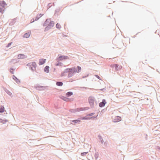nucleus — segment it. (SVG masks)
<instances>
[{"label":"nucleus","instance_id":"f257e3e1","mask_svg":"<svg viewBox=\"0 0 160 160\" xmlns=\"http://www.w3.org/2000/svg\"><path fill=\"white\" fill-rule=\"evenodd\" d=\"M77 68L78 69V71L77 70L76 68L75 67L72 68H67L65 69L64 71L61 74V76H64V73H68V78L71 77L73 76V74L74 73H78L81 71V68L80 67L78 66Z\"/></svg>","mask_w":160,"mask_h":160},{"label":"nucleus","instance_id":"f03ea898","mask_svg":"<svg viewBox=\"0 0 160 160\" xmlns=\"http://www.w3.org/2000/svg\"><path fill=\"white\" fill-rule=\"evenodd\" d=\"M7 4L5 2L3 1H1L0 2V12L3 13V12L5 9V7Z\"/></svg>","mask_w":160,"mask_h":160},{"label":"nucleus","instance_id":"7ed1b4c3","mask_svg":"<svg viewBox=\"0 0 160 160\" xmlns=\"http://www.w3.org/2000/svg\"><path fill=\"white\" fill-rule=\"evenodd\" d=\"M54 25V22L51 21V20L49 19H47L44 24V26H45L48 25V26L50 27H52Z\"/></svg>","mask_w":160,"mask_h":160},{"label":"nucleus","instance_id":"20e7f679","mask_svg":"<svg viewBox=\"0 0 160 160\" xmlns=\"http://www.w3.org/2000/svg\"><path fill=\"white\" fill-rule=\"evenodd\" d=\"M30 66V68L32 71H35L36 70V68L37 67V64L35 62H32L29 64Z\"/></svg>","mask_w":160,"mask_h":160},{"label":"nucleus","instance_id":"39448f33","mask_svg":"<svg viewBox=\"0 0 160 160\" xmlns=\"http://www.w3.org/2000/svg\"><path fill=\"white\" fill-rule=\"evenodd\" d=\"M88 101L90 106L93 107L94 106L95 101L94 97L91 96L90 97L88 98Z\"/></svg>","mask_w":160,"mask_h":160},{"label":"nucleus","instance_id":"423d86ee","mask_svg":"<svg viewBox=\"0 0 160 160\" xmlns=\"http://www.w3.org/2000/svg\"><path fill=\"white\" fill-rule=\"evenodd\" d=\"M88 109L87 108H79L75 110V112H78Z\"/></svg>","mask_w":160,"mask_h":160},{"label":"nucleus","instance_id":"0eeeda50","mask_svg":"<svg viewBox=\"0 0 160 160\" xmlns=\"http://www.w3.org/2000/svg\"><path fill=\"white\" fill-rule=\"evenodd\" d=\"M68 59V56H60L57 59L58 60H62L63 59Z\"/></svg>","mask_w":160,"mask_h":160},{"label":"nucleus","instance_id":"6e6552de","mask_svg":"<svg viewBox=\"0 0 160 160\" xmlns=\"http://www.w3.org/2000/svg\"><path fill=\"white\" fill-rule=\"evenodd\" d=\"M46 61V59L41 58L39 59V65H42L44 64Z\"/></svg>","mask_w":160,"mask_h":160},{"label":"nucleus","instance_id":"1a4fd4ad","mask_svg":"<svg viewBox=\"0 0 160 160\" xmlns=\"http://www.w3.org/2000/svg\"><path fill=\"white\" fill-rule=\"evenodd\" d=\"M106 103L105 100L103 99L102 102H101L99 104V106L100 107H102L105 106V103Z\"/></svg>","mask_w":160,"mask_h":160},{"label":"nucleus","instance_id":"9d476101","mask_svg":"<svg viewBox=\"0 0 160 160\" xmlns=\"http://www.w3.org/2000/svg\"><path fill=\"white\" fill-rule=\"evenodd\" d=\"M97 117L93 116L92 117H83L82 118V120H88L92 119V118H95Z\"/></svg>","mask_w":160,"mask_h":160},{"label":"nucleus","instance_id":"9b49d317","mask_svg":"<svg viewBox=\"0 0 160 160\" xmlns=\"http://www.w3.org/2000/svg\"><path fill=\"white\" fill-rule=\"evenodd\" d=\"M30 34V32H28L27 33H26L24 34L23 37L25 38H28L29 37Z\"/></svg>","mask_w":160,"mask_h":160},{"label":"nucleus","instance_id":"f8f14e48","mask_svg":"<svg viewBox=\"0 0 160 160\" xmlns=\"http://www.w3.org/2000/svg\"><path fill=\"white\" fill-rule=\"evenodd\" d=\"M49 67L48 66H46L44 69V71L48 73L49 72Z\"/></svg>","mask_w":160,"mask_h":160},{"label":"nucleus","instance_id":"ddd939ff","mask_svg":"<svg viewBox=\"0 0 160 160\" xmlns=\"http://www.w3.org/2000/svg\"><path fill=\"white\" fill-rule=\"evenodd\" d=\"M26 57V56L24 54H19L18 55V58H24Z\"/></svg>","mask_w":160,"mask_h":160},{"label":"nucleus","instance_id":"4468645a","mask_svg":"<svg viewBox=\"0 0 160 160\" xmlns=\"http://www.w3.org/2000/svg\"><path fill=\"white\" fill-rule=\"evenodd\" d=\"M4 111V108L3 106H1L0 108V112L2 113Z\"/></svg>","mask_w":160,"mask_h":160},{"label":"nucleus","instance_id":"2eb2a0df","mask_svg":"<svg viewBox=\"0 0 160 160\" xmlns=\"http://www.w3.org/2000/svg\"><path fill=\"white\" fill-rule=\"evenodd\" d=\"M72 122H73L74 123H76L78 122H81L80 119H78L77 120H73L72 121Z\"/></svg>","mask_w":160,"mask_h":160},{"label":"nucleus","instance_id":"dca6fc26","mask_svg":"<svg viewBox=\"0 0 160 160\" xmlns=\"http://www.w3.org/2000/svg\"><path fill=\"white\" fill-rule=\"evenodd\" d=\"M115 118H116L115 121V122H118V121H121V117H119V116H117V117H116Z\"/></svg>","mask_w":160,"mask_h":160},{"label":"nucleus","instance_id":"f3484780","mask_svg":"<svg viewBox=\"0 0 160 160\" xmlns=\"http://www.w3.org/2000/svg\"><path fill=\"white\" fill-rule=\"evenodd\" d=\"M73 94V93L72 92H67L66 94V95L68 97H69L70 96H71Z\"/></svg>","mask_w":160,"mask_h":160},{"label":"nucleus","instance_id":"a211bd4d","mask_svg":"<svg viewBox=\"0 0 160 160\" xmlns=\"http://www.w3.org/2000/svg\"><path fill=\"white\" fill-rule=\"evenodd\" d=\"M118 65L117 64H115L113 65V67H115L116 70H118L119 69V68H118Z\"/></svg>","mask_w":160,"mask_h":160},{"label":"nucleus","instance_id":"6ab92c4d","mask_svg":"<svg viewBox=\"0 0 160 160\" xmlns=\"http://www.w3.org/2000/svg\"><path fill=\"white\" fill-rule=\"evenodd\" d=\"M13 79L15 80L17 82H19V81L18 79H17V78L14 75L13 76Z\"/></svg>","mask_w":160,"mask_h":160},{"label":"nucleus","instance_id":"aec40b11","mask_svg":"<svg viewBox=\"0 0 160 160\" xmlns=\"http://www.w3.org/2000/svg\"><path fill=\"white\" fill-rule=\"evenodd\" d=\"M56 84L57 86H62L63 84V83L61 82H57Z\"/></svg>","mask_w":160,"mask_h":160},{"label":"nucleus","instance_id":"412c9836","mask_svg":"<svg viewBox=\"0 0 160 160\" xmlns=\"http://www.w3.org/2000/svg\"><path fill=\"white\" fill-rule=\"evenodd\" d=\"M56 27L58 28H60L61 27L60 24L58 23L56 24Z\"/></svg>","mask_w":160,"mask_h":160},{"label":"nucleus","instance_id":"4be33fe9","mask_svg":"<svg viewBox=\"0 0 160 160\" xmlns=\"http://www.w3.org/2000/svg\"><path fill=\"white\" fill-rule=\"evenodd\" d=\"M88 153V152H83L82 153H81V155L82 156H85L86 154Z\"/></svg>","mask_w":160,"mask_h":160},{"label":"nucleus","instance_id":"5701e85b","mask_svg":"<svg viewBox=\"0 0 160 160\" xmlns=\"http://www.w3.org/2000/svg\"><path fill=\"white\" fill-rule=\"evenodd\" d=\"M62 63H61V62H58V63L56 64V66H61L62 65Z\"/></svg>","mask_w":160,"mask_h":160},{"label":"nucleus","instance_id":"b1692460","mask_svg":"<svg viewBox=\"0 0 160 160\" xmlns=\"http://www.w3.org/2000/svg\"><path fill=\"white\" fill-rule=\"evenodd\" d=\"M94 114V113H92L90 114H88L87 115V116H92Z\"/></svg>","mask_w":160,"mask_h":160},{"label":"nucleus","instance_id":"393cba45","mask_svg":"<svg viewBox=\"0 0 160 160\" xmlns=\"http://www.w3.org/2000/svg\"><path fill=\"white\" fill-rule=\"evenodd\" d=\"M10 72L12 73H13V72L12 71H11V70H10Z\"/></svg>","mask_w":160,"mask_h":160},{"label":"nucleus","instance_id":"a878e982","mask_svg":"<svg viewBox=\"0 0 160 160\" xmlns=\"http://www.w3.org/2000/svg\"><path fill=\"white\" fill-rule=\"evenodd\" d=\"M66 99V98L65 97H64L63 98V99L64 100H65Z\"/></svg>","mask_w":160,"mask_h":160},{"label":"nucleus","instance_id":"bb28decb","mask_svg":"<svg viewBox=\"0 0 160 160\" xmlns=\"http://www.w3.org/2000/svg\"><path fill=\"white\" fill-rule=\"evenodd\" d=\"M96 77L97 78H99V77L98 76V75H96Z\"/></svg>","mask_w":160,"mask_h":160},{"label":"nucleus","instance_id":"cd10ccee","mask_svg":"<svg viewBox=\"0 0 160 160\" xmlns=\"http://www.w3.org/2000/svg\"><path fill=\"white\" fill-rule=\"evenodd\" d=\"M41 15V14H39V16H40V17H41V16H40Z\"/></svg>","mask_w":160,"mask_h":160}]
</instances>
